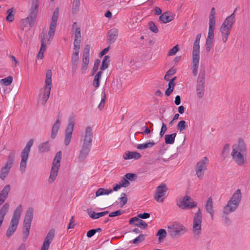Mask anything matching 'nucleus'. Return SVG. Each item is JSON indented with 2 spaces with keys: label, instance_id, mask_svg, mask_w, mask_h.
Masks as SVG:
<instances>
[{
  "label": "nucleus",
  "instance_id": "1",
  "mask_svg": "<svg viewBox=\"0 0 250 250\" xmlns=\"http://www.w3.org/2000/svg\"><path fill=\"white\" fill-rule=\"evenodd\" d=\"M242 199V193L240 189H237L232 194L227 204L223 208V213L229 214L235 211L238 207Z\"/></svg>",
  "mask_w": 250,
  "mask_h": 250
},
{
  "label": "nucleus",
  "instance_id": "2",
  "mask_svg": "<svg viewBox=\"0 0 250 250\" xmlns=\"http://www.w3.org/2000/svg\"><path fill=\"white\" fill-rule=\"evenodd\" d=\"M234 13L235 11L226 18L221 26L220 31L221 33L222 41L224 43L227 42L230 35L231 29L235 21Z\"/></svg>",
  "mask_w": 250,
  "mask_h": 250
},
{
  "label": "nucleus",
  "instance_id": "3",
  "mask_svg": "<svg viewBox=\"0 0 250 250\" xmlns=\"http://www.w3.org/2000/svg\"><path fill=\"white\" fill-rule=\"evenodd\" d=\"M22 211V206H18L14 211L10 225L6 231V236L10 237L11 236L17 229L21 215Z\"/></svg>",
  "mask_w": 250,
  "mask_h": 250
},
{
  "label": "nucleus",
  "instance_id": "4",
  "mask_svg": "<svg viewBox=\"0 0 250 250\" xmlns=\"http://www.w3.org/2000/svg\"><path fill=\"white\" fill-rule=\"evenodd\" d=\"M167 233L172 238H175L185 233L187 231V228L182 224L174 222L168 225L167 227Z\"/></svg>",
  "mask_w": 250,
  "mask_h": 250
},
{
  "label": "nucleus",
  "instance_id": "5",
  "mask_svg": "<svg viewBox=\"0 0 250 250\" xmlns=\"http://www.w3.org/2000/svg\"><path fill=\"white\" fill-rule=\"evenodd\" d=\"M39 6L38 0H32L31 6L29 9V16L25 19H22L21 21L23 23L28 22L29 26L31 27H33L37 17Z\"/></svg>",
  "mask_w": 250,
  "mask_h": 250
},
{
  "label": "nucleus",
  "instance_id": "6",
  "mask_svg": "<svg viewBox=\"0 0 250 250\" xmlns=\"http://www.w3.org/2000/svg\"><path fill=\"white\" fill-rule=\"evenodd\" d=\"M34 210L32 208H29L25 213L23 221V240L25 241L30 232L31 222L33 217Z\"/></svg>",
  "mask_w": 250,
  "mask_h": 250
},
{
  "label": "nucleus",
  "instance_id": "7",
  "mask_svg": "<svg viewBox=\"0 0 250 250\" xmlns=\"http://www.w3.org/2000/svg\"><path fill=\"white\" fill-rule=\"evenodd\" d=\"M202 222V213L201 209L198 208L194 214L193 218L192 232L194 237L198 238L201 234V224Z\"/></svg>",
  "mask_w": 250,
  "mask_h": 250
},
{
  "label": "nucleus",
  "instance_id": "8",
  "mask_svg": "<svg viewBox=\"0 0 250 250\" xmlns=\"http://www.w3.org/2000/svg\"><path fill=\"white\" fill-rule=\"evenodd\" d=\"M62 159V152L59 151L57 152L54 158L52 167L50 171V174L49 178V183H52L56 179L59 168L60 167V162Z\"/></svg>",
  "mask_w": 250,
  "mask_h": 250
},
{
  "label": "nucleus",
  "instance_id": "9",
  "mask_svg": "<svg viewBox=\"0 0 250 250\" xmlns=\"http://www.w3.org/2000/svg\"><path fill=\"white\" fill-rule=\"evenodd\" d=\"M34 140L30 139L27 143L24 149L21 153V161L20 166V170L21 172L25 170L28 160L29 154L30 151V148L33 146Z\"/></svg>",
  "mask_w": 250,
  "mask_h": 250
},
{
  "label": "nucleus",
  "instance_id": "10",
  "mask_svg": "<svg viewBox=\"0 0 250 250\" xmlns=\"http://www.w3.org/2000/svg\"><path fill=\"white\" fill-rule=\"evenodd\" d=\"M205 70L204 68L200 70V72L197 79L196 92L198 97L201 99L204 96L205 87Z\"/></svg>",
  "mask_w": 250,
  "mask_h": 250
},
{
  "label": "nucleus",
  "instance_id": "11",
  "mask_svg": "<svg viewBox=\"0 0 250 250\" xmlns=\"http://www.w3.org/2000/svg\"><path fill=\"white\" fill-rule=\"evenodd\" d=\"M177 205L181 209H189L196 208L197 204L190 196L185 195L182 199H180Z\"/></svg>",
  "mask_w": 250,
  "mask_h": 250
},
{
  "label": "nucleus",
  "instance_id": "12",
  "mask_svg": "<svg viewBox=\"0 0 250 250\" xmlns=\"http://www.w3.org/2000/svg\"><path fill=\"white\" fill-rule=\"evenodd\" d=\"M59 9L58 7L55 8L52 17L51 18V21L50 24L49 29L48 31L49 38L47 39L48 42H50V40L52 39L54 36L56 28L57 26V22L59 18Z\"/></svg>",
  "mask_w": 250,
  "mask_h": 250
},
{
  "label": "nucleus",
  "instance_id": "13",
  "mask_svg": "<svg viewBox=\"0 0 250 250\" xmlns=\"http://www.w3.org/2000/svg\"><path fill=\"white\" fill-rule=\"evenodd\" d=\"M209 161L207 157H204L196 165L195 172L198 178L201 179L204 174V172L207 169V165Z\"/></svg>",
  "mask_w": 250,
  "mask_h": 250
},
{
  "label": "nucleus",
  "instance_id": "14",
  "mask_svg": "<svg viewBox=\"0 0 250 250\" xmlns=\"http://www.w3.org/2000/svg\"><path fill=\"white\" fill-rule=\"evenodd\" d=\"M75 124V121L74 117L71 118L69 120L68 125L65 130L64 144L65 146H68L70 143Z\"/></svg>",
  "mask_w": 250,
  "mask_h": 250
},
{
  "label": "nucleus",
  "instance_id": "15",
  "mask_svg": "<svg viewBox=\"0 0 250 250\" xmlns=\"http://www.w3.org/2000/svg\"><path fill=\"white\" fill-rule=\"evenodd\" d=\"M167 190L166 185L164 183H162L160 185L158 186L156 190V193L154 196L155 200L158 202H163L165 194Z\"/></svg>",
  "mask_w": 250,
  "mask_h": 250
},
{
  "label": "nucleus",
  "instance_id": "16",
  "mask_svg": "<svg viewBox=\"0 0 250 250\" xmlns=\"http://www.w3.org/2000/svg\"><path fill=\"white\" fill-rule=\"evenodd\" d=\"M90 46L89 44H86L83 50V63L81 69L82 70V73H84L87 70L89 62V51Z\"/></svg>",
  "mask_w": 250,
  "mask_h": 250
},
{
  "label": "nucleus",
  "instance_id": "17",
  "mask_svg": "<svg viewBox=\"0 0 250 250\" xmlns=\"http://www.w3.org/2000/svg\"><path fill=\"white\" fill-rule=\"evenodd\" d=\"M55 236V230L51 229L47 234L41 250H48L49 245L53 241Z\"/></svg>",
  "mask_w": 250,
  "mask_h": 250
},
{
  "label": "nucleus",
  "instance_id": "18",
  "mask_svg": "<svg viewBox=\"0 0 250 250\" xmlns=\"http://www.w3.org/2000/svg\"><path fill=\"white\" fill-rule=\"evenodd\" d=\"M242 152H238L235 149H232L231 155L234 161L239 166H242L245 162L244 158Z\"/></svg>",
  "mask_w": 250,
  "mask_h": 250
},
{
  "label": "nucleus",
  "instance_id": "19",
  "mask_svg": "<svg viewBox=\"0 0 250 250\" xmlns=\"http://www.w3.org/2000/svg\"><path fill=\"white\" fill-rule=\"evenodd\" d=\"M41 46L39 52L37 55L38 59H42L43 57V51L45 50L46 45L45 44L46 35L45 33L42 32L41 35Z\"/></svg>",
  "mask_w": 250,
  "mask_h": 250
},
{
  "label": "nucleus",
  "instance_id": "20",
  "mask_svg": "<svg viewBox=\"0 0 250 250\" xmlns=\"http://www.w3.org/2000/svg\"><path fill=\"white\" fill-rule=\"evenodd\" d=\"M174 15H171L169 11H166L161 14L159 17V20L163 23H167L174 20Z\"/></svg>",
  "mask_w": 250,
  "mask_h": 250
},
{
  "label": "nucleus",
  "instance_id": "21",
  "mask_svg": "<svg viewBox=\"0 0 250 250\" xmlns=\"http://www.w3.org/2000/svg\"><path fill=\"white\" fill-rule=\"evenodd\" d=\"M130 224H133L143 229H146L147 224L144 221L139 219L137 217L131 218L129 221Z\"/></svg>",
  "mask_w": 250,
  "mask_h": 250
},
{
  "label": "nucleus",
  "instance_id": "22",
  "mask_svg": "<svg viewBox=\"0 0 250 250\" xmlns=\"http://www.w3.org/2000/svg\"><path fill=\"white\" fill-rule=\"evenodd\" d=\"M107 37L108 43L110 44L114 42L118 36V30L116 28H112L108 31Z\"/></svg>",
  "mask_w": 250,
  "mask_h": 250
},
{
  "label": "nucleus",
  "instance_id": "23",
  "mask_svg": "<svg viewBox=\"0 0 250 250\" xmlns=\"http://www.w3.org/2000/svg\"><path fill=\"white\" fill-rule=\"evenodd\" d=\"M232 149H235L237 151L242 153L246 152L247 150L245 144L242 138L239 139L238 144H235L232 146Z\"/></svg>",
  "mask_w": 250,
  "mask_h": 250
},
{
  "label": "nucleus",
  "instance_id": "24",
  "mask_svg": "<svg viewBox=\"0 0 250 250\" xmlns=\"http://www.w3.org/2000/svg\"><path fill=\"white\" fill-rule=\"evenodd\" d=\"M200 57H192V74L196 77L198 74Z\"/></svg>",
  "mask_w": 250,
  "mask_h": 250
},
{
  "label": "nucleus",
  "instance_id": "25",
  "mask_svg": "<svg viewBox=\"0 0 250 250\" xmlns=\"http://www.w3.org/2000/svg\"><path fill=\"white\" fill-rule=\"evenodd\" d=\"M141 157V155L137 152L127 151L123 155V158L125 160L134 159L135 160L139 159Z\"/></svg>",
  "mask_w": 250,
  "mask_h": 250
},
{
  "label": "nucleus",
  "instance_id": "26",
  "mask_svg": "<svg viewBox=\"0 0 250 250\" xmlns=\"http://www.w3.org/2000/svg\"><path fill=\"white\" fill-rule=\"evenodd\" d=\"M205 208L210 214L211 219L213 218L214 210L213 208V201L211 197H209L206 202Z\"/></svg>",
  "mask_w": 250,
  "mask_h": 250
},
{
  "label": "nucleus",
  "instance_id": "27",
  "mask_svg": "<svg viewBox=\"0 0 250 250\" xmlns=\"http://www.w3.org/2000/svg\"><path fill=\"white\" fill-rule=\"evenodd\" d=\"M87 212L89 216L92 219H98L101 217L104 216L106 214H107L109 212L108 211H104L101 212H96L94 211H92L89 209H87Z\"/></svg>",
  "mask_w": 250,
  "mask_h": 250
},
{
  "label": "nucleus",
  "instance_id": "28",
  "mask_svg": "<svg viewBox=\"0 0 250 250\" xmlns=\"http://www.w3.org/2000/svg\"><path fill=\"white\" fill-rule=\"evenodd\" d=\"M92 140H93L92 128L90 126H87L85 129V132H84L83 140L92 143Z\"/></svg>",
  "mask_w": 250,
  "mask_h": 250
},
{
  "label": "nucleus",
  "instance_id": "29",
  "mask_svg": "<svg viewBox=\"0 0 250 250\" xmlns=\"http://www.w3.org/2000/svg\"><path fill=\"white\" fill-rule=\"evenodd\" d=\"M61 125V121L59 119L56 120L55 123L53 124L52 129H51V138L52 139H54L58 133V131Z\"/></svg>",
  "mask_w": 250,
  "mask_h": 250
},
{
  "label": "nucleus",
  "instance_id": "30",
  "mask_svg": "<svg viewBox=\"0 0 250 250\" xmlns=\"http://www.w3.org/2000/svg\"><path fill=\"white\" fill-rule=\"evenodd\" d=\"M9 205L8 203H5L0 209V227L2 225L4 217L8 211Z\"/></svg>",
  "mask_w": 250,
  "mask_h": 250
},
{
  "label": "nucleus",
  "instance_id": "31",
  "mask_svg": "<svg viewBox=\"0 0 250 250\" xmlns=\"http://www.w3.org/2000/svg\"><path fill=\"white\" fill-rule=\"evenodd\" d=\"M91 148L81 147L80 151L79 159L81 162H83L88 155Z\"/></svg>",
  "mask_w": 250,
  "mask_h": 250
},
{
  "label": "nucleus",
  "instance_id": "32",
  "mask_svg": "<svg viewBox=\"0 0 250 250\" xmlns=\"http://www.w3.org/2000/svg\"><path fill=\"white\" fill-rule=\"evenodd\" d=\"M51 87H46L45 86V87L44 89L43 95H42V104L43 105H44L47 101L48 99L49 98L50 94V91H51Z\"/></svg>",
  "mask_w": 250,
  "mask_h": 250
},
{
  "label": "nucleus",
  "instance_id": "33",
  "mask_svg": "<svg viewBox=\"0 0 250 250\" xmlns=\"http://www.w3.org/2000/svg\"><path fill=\"white\" fill-rule=\"evenodd\" d=\"M192 57H200V41L195 40L192 52Z\"/></svg>",
  "mask_w": 250,
  "mask_h": 250
},
{
  "label": "nucleus",
  "instance_id": "34",
  "mask_svg": "<svg viewBox=\"0 0 250 250\" xmlns=\"http://www.w3.org/2000/svg\"><path fill=\"white\" fill-rule=\"evenodd\" d=\"M72 31L74 32V38H81V28L77 22H74L72 24Z\"/></svg>",
  "mask_w": 250,
  "mask_h": 250
},
{
  "label": "nucleus",
  "instance_id": "35",
  "mask_svg": "<svg viewBox=\"0 0 250 250\" xmlns=\"http://www.w3.org/2000/svg\"><path fill=\"white\" fill-rule=\"evenodd\" d=\"M155 145L153 141L147 142L144 144H139L137 146V148L139 149H145L151 148Z\"/></svg>",
  "mask_w": 250,
  "mask_h": 250
},
{
  "label": "nucleus",
  "instance_id": "36",
  "mask_svg": "<svg viewBox=\"0 0 250 250\" xmlns=\"http://www.w3.org/2000/svg\"><path fill=\"white\" fill-rule=\"evenodd\" d=\"M38 149L40 153H44L49 151L50 149L48 142L42 143L39 145Z\"/></svg>",
  "mask_w": 250,
  "mask_h": 250
},
{
  "label": "nucleus",
  "instance_id": "37",
  "mask_svg": "<svg viewBox=\"0 0 250 250\" xmlns=\"http://www.w3.org/2000/svg\"><path fill=\"white\" fill-rule=\"evenodd\" d=\"M176 133L171 134H167L165 136V143L167 144H172L175 141Z\"/></svg>",
  "mask_w": 250,
  "mask_h": 250
},
{
  "label": "nucleus",
  "instance_id": "38",
  "mask_svg": "<svg viewBox=\"0 0 250 250\" xmlns=\"http://www.w3.org/2000/svg\"><path fill=\"white\" fill-rule=\"evenodd\" d=\"M110 57L108 55H106L104 57V59L102 62V65L100 67L101 70H104L108 68L109 63L110 61Z\"/></svg>",
  "mask_w": 250,
  "mask_h": 250
},
{
  "label": "nucleus",
  "instance_id": "39",
  "mask_svg": "<svg viewBox=\"0 0 250 250\" xmlns=\"http://www.w3.org/2000/svg\"><path fill=\"white\" fill-rule=\"evenodd\" d=\"M10 187L9 185H6L3 189L0 191V197H1L5 200L8 196L10 191Z\"/></svg>",
  "mask_w": 250,
  "mask_h": 250
},
{
  "label": "nucleus",
  "instance_id": "40",
  "mask_svg": "<svg viewBox=\"0 0 250 250\" xmlns=\"http://www.w3.org/2000/svg\"><path fill=\"white\" fill-rule=\"evenodd\" d=\"M112 192V189H104V188H100L96 192V196L98 197L104 195H108Z\"/></svg>",
  "mask_w": 250,
  "mask_h": 250
},
{
  "label": "nucleus",
  "instance_id": "41",
  "mask_svg": "<svg viewBox=\"0 0 250 250\" xmlns=\"http://www.w3.org/2000/svg\"><path fill=\"white\" fill-rule=\"evenodd\" d=\"M156 236H159L158 242H162L167 236V231L165 229H161L156 233Z\"/></svg>",
  "mask_w": 250,
  "mask_h": 250
},
{
  "label": "nucleus",
  "instance_id": "42",
  "mask_svg": "<svg viewBox=\"0 0 250 250\" xmlns=\"http://www.w3.org/2000/svg\"><path fill=\"white\" fill-rule=\"evenodd\" d=\"M52 72L51 70H48L46 73L45 86L52 87Z\"/></svg>",
  "mask_w": 250,
  "mask_h": 250
},
{
  "label": "nucleus",
  "instance_id": "43",
  "mask_svg": "<svg viewBox=\"0 0 250 250\" xmlns=\"http://www.w3.org/2000/svg\"><path fill=\"white\" fill-rule=\"evenodd\" d=\"M6 13L7 14L6 18V21L10 22L13 21L14 19L15 15V12H14V8L12 7L8 9L6 11Z\"/></svg>",
  "mask_w": 250,
  "mask_h": 250
},
{
  "label": "nucleus",
  "instance_id": "44",
  "mask_svg": "<svg viewBox=\"0 0 250 250\" xmlns=\"http://www.w3.org/2000/svg\"><path fill=\"white\" fill-rule=\"evenodd\" d=\"M15 155V152L14 151H12L9 154L7 159V162L5 164L6 165L12 167L14 163Z\"/></svg>",
  "mask_w": 250,
  "mask_h": 250
},
{
  "label": "nucleus",
  "instance_id": "45",
  "mask_svg": "<svg viewBox=\"0 0 250 250\" xmlns=\"http://www.w3.org/2000/svg\"><path fill=\"white\" fill-rule=\"evenodd\" d=\"M80 0H73L72 4V13L73 15L77 13L79 10Z\"/></svg>",
  "mask_w": 250,
  "mask_h": 250
},
{
  "label": "nucleus",
  "instance_id": "46",
  "mask_svg": "<svg viewBox=\"0 0 250 250\" xmlns=\"http://www.w3.org/2000/svg\"><path fill=\"white\" fill-rule=\"evenodd\" d=\"M214 24H209L207 40L212 41L214 38Z\"/></svg>",
  "mask_w": 250,
  "mask_h": 250
},
{
  "label": "nucleus",
  "instance_id": "47",
  "mask_svg": "<svg viewBox=\"0 0 250 250\" xmlns=\"http://www.w3.org/2000/svg\"><path fill=\"white\" fill-rule=\"evenodd\" d=\"M215 10L214 7H212L211 9L210 13L209 16V24H215Z\"/></svg>",
  "mask_w": 250,
  "mask_h": 250
},
{
  "label": "nucleus",
  "instance_id": "48",
  "mask_svg": "<svg viewBox=\"0 0 250 250\" xmlns=\"http://www.w3.org/2000/svg\"><path fill=\"white\" fill-rule=\"evenodd\" d=\"M81 42V38H74V51L79 52L80 49V43Z\"/></svg>",
  "mask_w": 250,
  "mask_h": 250
},
{
  "label": "nucleus",
  "instance_id": "49",
  "mask_svg": "<svg viewBox=\"0 0 250 250\" xmlns=\"http://www.w3.org/2000/svg\"><path fill=\"white\" fill-rule=\"evenodd\" d=\"M187 126L186 121L184 120L180 121L177 125V128L180 132L185 130Z\"/></svg>",
  "mask_w": 250,
  "mask_h": 250
},
{
  "label": "nucleus",
  "instance_id": "50",
  "mask_svg": "<svg viewBox=\"0 0 250 250\" xmlns=\"http://www.w3.org/2000/svg\"><path fill=\"white\" fill-rule=\"evenodd\" d=\"M149 29L154 33H157L158 28L153 21H150L148 23Z\"/></svg>",
  "mask_w": 250,
  "mask_h": 250
},
{
  "label": "nucleus",
  "instance_id": "51",
  "mask_svg": "<svg viewBox=\"0 0 250 250\" xmlns=\"http://www.w3.org/2000/svg\"><path fill=\"white\" fill-rule=\"evenodd\" d=\"M13 81V77L11 76H9L7 77L0 80V83L5 85H10Z\"/></svg>",
  "mask_w": 250,
  "mask_h": 250
},
{
  "label": "nucleus",
  "instance_id": "52",
  "mask_svg": "<svg viewBox=\"0 0 250 250\" xmlns=\"http://www.w3.org/2000/svg\"><path fill=\"white\" fill-rule=\"evenodd\" d=\"M102 98L101 99V102L100 104H99L98 108L99 109L101 110L103 109L104 104H105V101L106 99V94L105 92H102Z\"/></svg>",
  "mask_w": 250,
  "mask_h": 250
},
{
  "label": "nucleus",
  "instance_id": "53",
  "mask_svg": "<svg viewBox=\"0 0 250 250\" xmlns=\"http://www.w3.org/2000/svg\"><path fill=\"white\" fill-rule=\"evenodd\" d=\"M176 73V70L174 68H171L168 70L164 76V79L166 81H168L170 76Z\"/></svg>",
  "mask_w": 250,
  "mask_h": 250
},
{
  "label": "nucleus",
  "instance_id": "54",
  "mask_svg": "<svg viewBox=\"0 0 250 250\" xmlns=\"http://www.w3.org/2000/svg\"><path fill=\"white\" fill-rule=\"evenodd\" d=\"M144 240L145 235L143 234H140L138 237H137L133 240L132 243L134 244H138L140 243L143 242Z\"/></svg>",
  "mask_w": 250,
  "mask_h": 250
},
{
  "label": "nucleus",
  "instance_id": "55",
  "mask_svg": "<svg viewBox=\"0 0 250 250\" xmlns=\"http://www.w3.org/2000/svg\"><path fill=\"white\" fill-rule=\"evenodd\" d=\"M119 200L121 203V207H123L125 205L127 202V198L125 193H122V197L119 198Z\"/></svg>",
  "mask_w": 250,
  "mask_h": 250
},
{
  "label": "nucleus",
  "instance_id": "56",
  "mask_svg": "<svg viewBox=\"0 0 250 250\" xmlns=\"http://www.w3.org/2000/svg\"><path fill=\"white\" fill-rule=\"evenodd\" d=\"M101 78L95 75L94 80L92 82V85L94 87L96 88H98L100 85V82L101 80Z\"/></svg>",
  "mask_w": 250,
  "mask_h": 250
},
{
  "label": "nucleus",
  "instance_id": "57",
  "mask_svg": "<svg viewBox=\"0 0 250 250\" xmlns=\"http://www.w3.org/2000/svg\"><path fill=\"white\" fill-rule=\"evenodd\" d=\"M125 177L128 180L130 181H134L136 178L137 175L136 174L127 173L125 175Z\"/></svg>",
  "mask_w": 250,
  "mask_h": 250
},
{
  "label": "nucleus",
  "instance_id": "58",
  "mask_svg": "<svg viewBox=\"0 0 250 250\" xmlns=\"http://www.w3.org/2000/svg\"><path fill=\"white\" fill-rule=\"evenodd\" d=\"M178 50L179 48L178 45L174 46L169 50L167 53V56H170L175 55L176 53V52L178 51Z\"/></svg>",
  "mask_w": 250,
  "mask_h": 250
},
{
  "label": "nucleus",
  "instance_id": "59",
  "mask_svg": "<svg viewBox=\"0 0 250 250\" xmlns=\"http://www.w3.org/2000/svg\"><path fill=\"white\" fill-rule=\"evenodd\" d=\"M79 53L78 51H73L71 62H79Z\"/></svg>",
  "mask_w": 250,
  "mask_h": 250
},
{
  "label": "nucleus",
  "instance_id": "60",
  "mask_svg": "<svg viewBox=\"0 0 250 250\" xmlns=\"http://www.w3.org/2000/svg\"><path fill=\"white\" fill-rule=\"evenodd\" d=\"M119 183L120 184L122 187L125 188L127 187L130 184L129 182L125 177H123Z\"/></svg>",
  "mask_w": 250,
  "mask_h": 250
},
{
  "label": "nucleus",
  "instance_id": "61",
  "mask_svg": "<svg viewBox=\"0 0 250 250\" xmlns=\"http://www.w3.org/2000/svg\"><path fill=\"white\" fill-rule=\"evenodd\" d=\"M212 45V41L206 40L205 46H206V50L207 52H208L210 51Z\"/></svg>",
  "mask_w": 250,
  "mask_h": 250
},
{
  "label": "nucleus",
  "instance_id": "62",
  "mask_svg": "<svg viewBox=\"0 0 250 250\" xmlns=\"http://www.w3.org/2000/svg\"><path fill=\"white\" fill-rule=\"evenodd\" d=\"M124 211L121 210H117L115 211L112 212L109 214V217H113L121 215L124 213Z\"/></svg>",
  "mask_w": 250,
  "mask_h": 250
},
{
  "label": "nucleus",
  "instance_id": "63",
  "mask_svg": "<svg viewBox=\"0 0 250 250\" xmlns=\"http://www.w3.org/2000/svg\"><path fill=\"white\" fill-rule=\"evenodd\" d=\"M167 127L166 124L165 123H163L162 127H161V131L160 132V136L161 137H162L164 135L165 132L167 131Z\"/></svg>",
  "mask_w": 250,
  "mask_h": 250
},
{
  "label": "nucleus",
  "instance_id": "64",
  "mask_svg": "<svg viewBox=\"0 0 250 250\" xmlns=\"http://www.w3.org/2000/svg\"><path fill=\"white\" fill-rule=\"evenodd\" d=\"M78 63L79 62H71L72 73L73 75L75 74L77 71Z\"/></svg>",
  "mask_w": 250,
  "mask_h": 250
}]
</instances>
